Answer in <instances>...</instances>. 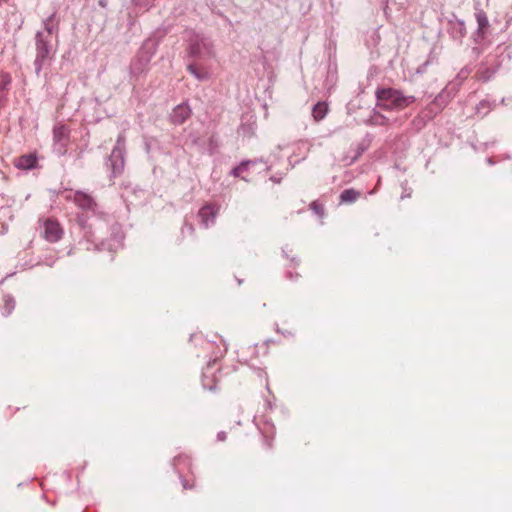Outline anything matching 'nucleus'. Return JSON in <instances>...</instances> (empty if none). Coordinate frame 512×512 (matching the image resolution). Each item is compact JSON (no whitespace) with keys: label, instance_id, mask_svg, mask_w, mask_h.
<instances>
[{"label":"nucleus","instance_id":"nucleus-1","mask_svg":"<svg viewBox=\"0 0 512 512\" xmlns=\"http://www.w3.org/2000/svg\"><path fill=\"white\" fill-rule=\"evenodd\" d=\"M42 30H38L34 36L35 58L34 70L37 76L43 68L49 66L55 58L59 45L60 21L57 12L54 11L42 21Z\"/></svg>","mask_w":512,"mask_h":512},{"label":"nucleus","instance_id":"nucleus-2","mask_svg":"<svg viewBox=\"0 0 512 512\" xmlns=\"http://www.w3.org/2000/svg\"><path fill=\"white\" fill-rule=\"evenodd\" d=\"M187 57L194 61H203L214 57V45L210 37L194 30L186 31Z\"/></svg>","mask_w":512,"mask_h":512},{"label":"nucleus","instance_id":"nucleus-3","mask_svg":"<svg viewBox=\"0 0 512 512\" xmlns=\"http://www.w3.org/2000/svg\"><path fill=\"white\" fill-rule=\"evenodd\" d=\"M377 105L383 110H403L416 101L413 95H404L402 90L395 88H377L375 91Z\"/></svg>","mask_w":512,"mask_h":512},{"label":"nucleus","instance_id":"nucleus-4","mask_svg":"<svg viewBox=\"0 0 512 512\" xmlns=\"http://www.w3.org/2000/svg\"><path fill=\"white\" fill-rule=\"evenodd\" d=\"M159 41L154 38L146 39L138 50L137 54L131 60L129 65V74L136 80L148 71L149 64L156 54Z\"/></svg>","mask_w":512,"mask_h":512},{"label":"nucleus","instance_id":"nucleus-5","mask_svg":"<svg viewBox=\"0 0 512 512\" xmlns=\"http://www.w3.org/2000/svg\"><path fill=\"white\" fill-rule=\"evenodd\" d=\"M125 145L126 136L121 132L116 140V144L106 160V166L110 170L111 177H117L122 174L125 166Z\"/></svg>","mask_w":512,"mask_h":512},{"label":"nucleus","instance_id":"nucleus-6","mask_svg":"<svg viewBox=\"0 0 512 512\" xmlns=\"http://www.w3.org/2000/svg\"><path fill=\"white\" fill-rule=\"evenodd\" d=\"M42 236L50 243L59 241L63 236V229L60 223L54 219H47L43 223Z\"/></svg>","mask_w":512,"mask_h":512},{"label":"nucleus","instance_id":"nucleus-7","mask_svg":"<svg viewBox=\"0 0 512 512\" xmlns=\"http://www.w3.org/2000/svg\"><path fill=\"white\" fill-rule=\"evenodd\" d=\"M69 128L64 124L56 125L53 128L54 149H57L60 155L65 154L66 145L69 139Z\"/></svg>","mask_w":512,"mask_h":512},{"label":"nucleus","instance_id":"nucleus-8","mask_svg":"<svg viewBox=\"0 0 512 512\" xmlns=\"http://www.w3.org/2000/svg\"><path fill=\"white\" fill-rule=\"evenodd\" d=\"M448 33L453 40L459 44L462 43V39L466 35L465 22L453 15V17L448 20Z\"/></svg>","mask_w":512,"mask_h":512},{"label":"nucleus","instance_id":"nucleus-9","mask_svg":"<svg viewBox=\"0 0 512 512\" xmlns=\"http://www.w3.org/2000/svg\"><path fill=\"white\" fill-rule=\"evenodd\" d=\"M191 115V109L190 107L185 104H179L177 105L170 114V121L174 125H181L183 124Z\"/></svg>","mask_w":512,"mask_h":512},{"label":"nucleus","instance_id":"nucleus-10","mask_svg":"<svg viewBox=\"0 0 512 512\" xmlns=\"http://www.w3.org/2000/svg\"><path fill=\"white\" fill-rule=\"evenodd\" d=\"M73 201L80 209L85 211H93L96 207V202L93 197L82 191H76L74 193Z\"/></svg>","mask_w":512,"mask_h":512},{"label":"nucleus","instance_id":"nucleus-11","mask_svg":"<svg viewBox=\"0 0 512 512\" xmlns=\"http://www.w3.org/2000/svg\"><path fill=\"white\" fill-rule=\"evenodd\" d=\"M216 214L217 210L212 204L204 205L198 212L201 223L205 228H208L215 223Z\"/></svg>","mask_w":512,"mask_h":512},{"label":"nucleus","instance_id":"nucleus-12","mask_svg":"<svg viewBox=\"0 0 512 512\" xmlns=\"http://www.w3.org/2000/svg\"><path fill=\"white\" fill-rule=\"evenodd\" d=\"M14 165L21 170H32L37 165V157L33 153L22 155L15 160Z\"/></svg>","mask_w":512,"mask_h":512},{"label":"nucleus","instance_id":"nucleus-13","mask_svg":"<svg viewBox=\"0 0 512 512\" xmlns=\"http://www.w3.org/2000/svg\"><path fill=\"white\" fill-rule=\"evenodd\" d=\"M76 225L83 232L84 237L89 241H93L94 233L92 231V224L88 222V218L83 214H78L75 219Z\"/></svg>","mask_w":512,"mask_h":512},{"label":"nucleus","instance_id":"nucleus-14","mask_svg":"<svg viewBox=\"0 0 512 512\" xmlns=\"http://www.w3.org/2000/svg\"><path fill=\"white\" fill-rule=\"evenodd\" d=\"M257 163V161L254 160H243L238 166L234 167L230 175L236 178H241L244 181H248V179L243 175L245 172H248L250 169V166H254Z\"/></svg>","mask_w":512,"mask_h":512},{"label":"nucleus","instance_id":"nucleus-15","mask_svg":"<svg viewBox=\"0 0 512 512\" xmlns=\"http://www.w3.org/2000/svg\"><path fill=\"white\" fill-rule=\"evenodd\" d=\"M187 71L198 81H207L210 78V74L205 69H199L198 66L191 62L187 65Z\"/></svg>","mask_w":512,"mask_h":512},{"label":"nucleus","instance_id":"nucleus-16","mask_svg":"<svg viewBox=\"0 0 512 512\" xmlns=\"http://www.w3.org/2000/svg\"><path fill=\"white\" fill-rule=\"evenodd\" d=\"M451 100V96L446 90H442L433 100L434 105H436L434 114H439L449 103Z\"/></svg>","mask_w":512,"mask_h":512},{"label":"nucleus","instance_id":"nucleus-17","mask_svg":"<svg viewBox=\"0 0 512 512\" xmlns=\"http://www.w3.org/2000/svg\"><path fill=\"white\" fill-rule=\"evenodd\" d=\"M495 107V102L481 100L475 107V113L481 118L488 115Z\"/></svg>","mask_w":512,"mask_h":512},{"label":"nucleus","instance_id":"nucleus-18","mask_svg":"<svg viewBox=\"0 0 512 512\" xmlns=\"http://www.w3.org/2000/svg\"><path fill=\"white\" fill-rule=\"evenodd\" d=\"M328 112V104L324 101L317 102L312 108V116L315 121H320L325 118Z\"/></svg>","mask_w":512,"mask_h":512},{"label":"nucleus","instance_id":"nucleus-19","mask_svg":"<svg viewBox=\"0 0 512 512\" xmlns=\"http://www.w3.org/2000/svg\"><path fill=\"white\" fill-rule=\"evenodd\" d=\"M336 81H337L336 66L332 67V65L329 64L328 70H327V76L324 81L323 87L326 90L330 91L335 86Z\"/></svg>","mask_w":512,"mask_h":512},{"label":"nucleus","instance_id":"nucleus-20","mask_svg":"<svg viewBox=\"0 0 512 512\" xmlns=\"http://www.w3.org/2000/svg\"><path fill=\"white\" fill-rule=\"evenodd\" d=\"M372 112H373V115H371L369 119L363 120L364 122H367V123H370L373 125H384L387 123L388 119L385 116L376 113L374 109L372 110Z\"/></svg>","mask_w":512,"mask_h":512},{"label":"nucleus","instance_id":"nucleus-21","mask_svg":"<svg viewBox=\"0 0 512 512\" xmlns=\"http://www.w3.org/2000/svg\"><path fill=\"white\" fill-rule=\"evenodd\" d=\"M15 308V299L11 295L4 296L3 315L7 316L11 314Z\"/></svg>","mask_w":512,"mask_h":512},{"label":"nucleus","instance_id":"nucleus-22","mask_svg":"<svg viewBox=\"0 0 512 512\" xmlns=\"http://www.w3.org/2000/svg\"><path fill=\"white\" fill-rule=\"evenodd\" d=\"M310 210L313 211L320 219H322L325 215V208L322 203H320L318 200H315L310 203L309 205Z\"/></svg>","mask_w":512,"mask_h":512},{"label":"nucleus","instance_id":"nucleus-23","mask_svg":"<svg viewBox=\"0 0 512 512\" xmlns=\"http://www.w3.org/2000/svg\"><path fill=\"white\" fill-rule=\"evenodd\" d=\"M11 76L9 73L0 71V91L8 90V87L11 84Z\"/></svg>","mask_w":512,"mask_h":512},{"label":"nucleus","instance_id":"nucleus-24","mask_svg":"<svg viewBox=\"0 0 512 512\" xmlns=\"http://www.w3.org/2000/svg\"><path fill=\"white\" fill-rule=\"evenodd\" d=\"M472 72V68L469 66H464L459 73L457 74L455 81L458 85H461L469 76V74Z\"/></svg>","mask_w":512,"mask_h":512},{"label":"nucleus","instance_id":"nucleus-25","mask_svg":"<svg viewBox=\"0 0 512 512\" xmlns=\"http://www.w3.org/2000/svg\"><path fill=\"white\" fill-rule=\"evenodd\" d=\"M476 20L478 23L479 29H483L489 25L488 18L484 11L480 10L476 13Z\"/></svg>","mask_w":512,"mask_h":512},{"label":"nucleus","instance_id":"nucleus-26","mask_svg":"<svg viewBox=\"0 0 512 512\" xmlns=\"http://www.w3.org/2000/svg\"><path fill=\"white\" fill-rule=\"evenodd\" d=\"M436 105H434V102L432 101L430 104L427 105V107L422 111V117L431 120L433 119L437 114H434Z\"/></svg>","mask_w":512,"mask_h":512},{"label":"nucleus","instance_id":"nucleus-27","mask_svg":"<svg viewBox=\"0 0 512 512\" xmlns=\"http://www.w3.org/2000/svg\"><path fill=\"white\" fill-rule=\"evenodd\" d=\"M352 202V188L345 189L339 196V204Z\"/></svg>","mask_w":512,"mask_h":512},{"label":"nucleus","instance_id":"nucleus-28","mask_svg":"<svg viewBox=\"0 0 512 512\" xmlns=\"http://www.w3.org/2000/svg\"><path fill=\"white\" fill-rule=\"evenodd\" d=\"M370 143L371 139H367L358 145L356 155H354V161L368 149Z\"/></svg>","mask_w":512,"mask_h":512},{"label":"nucleus","instance_id":"nucleus-29","mask_svg":"<svg viewBox=\"0 0 512 512\" xmlns=\"http://www.w3.org/2000/svg\"><path fill=\"white\" fill-rule=\"evenodd\" d=\"M283 179L282 174H275L270 177V180L275 184H280Z\"/></svg>","mask_w":512,"mask_h":512},{"label":"nucleus","instance_id":"nucleus-30","mask_svg":"<svg viewBox=\"0 0 512 512\" xmlns=\"http://www.w3.org/2000/svg\"><path fill=\"white\" fill-rule=\"evenodd\" d=\"M226 437H227V434H226V432H224V431H220V432H218V434H217V439H218L219 441H224V440H226Z\"/></svg>","mask_w":512,"mask_h":512},{"label":"nucleus","instance_id":"nucleus-31","mask_svg":"<svg viewBox=\"0 0 512 512\" xmlns=\"http://www.w3.org/2000/svg\"><path fill=\"white\" fill-rule=\"evenodd\" d=\"M136 5H148L151 0H134Z\"/></svg>","mask_w":512,"mask_h":512},{"label":"nucleus","instance_id":"nucleus-32","mask_svg":"<svg viewBox=\"0 0 512 512\" xmlns=\"http://www.w3.org/2000/svg\"><path fill=\"white\" fill-rule=\"evenodd\" d=\"M98 4H99V6H100V7H102V8H107V6H108V0H99V1H98Z\"/></svg>","mask_w":512,"mask_h":512},{"label":"nucleus","instance_id":"nucleus-33","mask_svg":"<svg viewBox=\"0 0 512 512\" xmlns=\"http://www.w3.org/2000/svg\"><path fill=\"white\" fill-rule=\"evenodd\" d=\"M181 482H182V486H183L184 489H191L192 488V486L189 485L188 482L185 479H182Z\"/></svg>","mask_w":512,"mask_h":512},{"label":"nucleus","instance_id":"nucleus-34","mask_svg":"<svg viewBox=\"0 0 512 512\" xmlns=\"http://www.w3.org/2000/svg\"><path fill=\"white\" fill-rule=\"evenodd\" d=\"M265 444L268 449L272 448V439L265 437Z\"/></svg>","mask_w":512,"mask_h":512},{"label":"nucleus","instance_id":"nucleus-35","mask_svg":"<svg viewBox=\"0 0 512 512\" xmlns=\"http://www.w3.org/2000/svg\"><path fill=\"white\" fill-rule=\"evenodd\" d=\"M359 195H360V193L354 190V196H353L354 201L357 200Z\"/></svg>","mask_w":512,"mask_h":512},{"label":"nucleus","instance_id":"nucleus-36","mask_svg":"<svg viewBox=\"0 0 512 512\" xmlns=\"http://www.w3.org/2000/svg\"><path fill=\"white\" fill-rule=\"evenodd\" d=\"M487 163H488L489 165H493V164H494V162H493L492 158H487Z\"/></svg>","mask_w":512,"mask_h":512},{"label":"nucleus","instance_id":"nucleus-37","mask_svg":"<svg viewBox=\"0 0 512 512\" xmlns=\"http://www.w3.org/2000/svg\"><path fill=\"white\" fill-rule=\"evenodd\" d=\"M287 277H288L289 279H292V278H293V274H292L291 272H289V273H287Z\"/></svg>","mask_w":512,"mask_h":512},{"label":"nucleus","instance_id":"nucleus-38","mask_svg":"<svg viewBox=\"0 0 512 512\" xmlns=\"http://www.w3.org/2000/svg\"><path fill=\"white\" fill-rule=\"evenodd\" d=\"M291 261H295V264L298 265L299 261L296 258H291Z\"/></svg>","mask_w":512,"mask_h":512},{"label":"nucleus","instance_id":"nucleus-39","mask_svg":"<svg viewBox=\"0 0 512 512\" xmlns=\"http://www.w3.org/2000/svg\"><path fill=\"white\" fill-rule=\"evenodd\" d=\"M282 252L284 253L285 257L288 258V255L286 254L285 249H282Z\"/></svg>","mask_w":512,"mask_h":512}]
</instances>
